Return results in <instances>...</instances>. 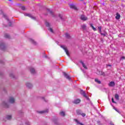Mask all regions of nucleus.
Returning a JSON list of instances; mask_svg holds the SVG:
<instances>
[{
    "mask_svg": "<svg viewBox=\"0 0 125 125\" xmlns=\"http://www.w3.org/2000/svg\"><path fill=\"white\" fill-rule=\"evenodd\" d=\"M69 5L70 7V8H72V9H74V10H78V8L75 5V4L72 3H69Z\"/></svg>",
    "mask_w": 125,
    "mask_h": 125,
    "instance_id": "f257e3e1",
    "label": "nucleus"
},
{
    "mask_svg": "<svg viewBox=\"0 0 125 125\" xmlns=\"http://www.w3.org/2000/svg\"><path fill=\"white\" fill-rule=\"evenodd\" d=\"M61 47L64 49L65 52H66L67 55L69 56V51H68V49H67V47L65 46H61Z\"/></svg>",
    "mask_w": 125,
    "mask_h": 125,
    "instance_id": "f03ea898",
    "label": "nucleus"
},
{
    "mask_svg": "<svg viewBox=\"0 0 125 125\" xmlns=\"http://www.w3.org/2000/svg\"><path fill=\"white\" fill-rule=\"evenodd\" d=\"M77 113L78 115H81L82 117H85V113H82V111L80 110H77Z\"/></svg>",
    "mask_w": 125,
    "mask_h": 125,
    "instance_id": "7ed1b4c3",
    "label": "nucleus"
},
{
    "mask_svg": "<svg viewBox=\"0 0 125 125\" xmlns=\"http://www.w3.org/2000/svg\"><path fill=\"white\" fill-rule=\"evenodd\" d=\"M25 84L28 88H32L33 87V84H32V83H30L27 82Z\"/></svg>",
    "mask_w": 125,
    "mask_h": 125,
    "instance_id": "20e7f679",
    "label": "nucleus"
},
{
    "mask_svg": "<svg viewBox=\"0 0 125 125\" xmlns=\"http://www.w3.org/2000/svg\"><path fill=\"white\" fill-rule=\"evenodd\" d=\"M80 18L81 20H83V21H86V20H87V17L83 15H81Z\"/></svg>",
    "mask_w": 125,
    "mask_h": 125,
    "instance_id": "39448f33",
    "label": "nucleus"
},
{
    "mask_svg": "<svg viewBox=\"0 0 125 125\" xmlns=\"http://www.w3.org/2000/svg\"><path fill=\"white\" fill-rule=\"evenodd\" d=\"M0 49L2 50H4L5 49V46L4 45V43H0Z\"/></svg>",
    "mask_w": 125,
    "mask_h": 125,
    "instance_id": "423d86ee",
    "label": "nucleus"
},
{
    "mask_svg": "<svg viewBox=\"0 0 125 125\" xmlns=\"http://www.w3.org/2000/svg\"><path fill=\"white\" fill-rule=\"evenodd\" d=\"M63 74L65 78H66V79H67V80H71V77H70V76L67 74V73L63 72Z\"/></svg>",
    "mask_w": 125,
    "mask_h": 125,
    "instance_id": "0eeeda50",
    "label": "nucleus"
},
{
    "mask_svg": "<svg viewBox=\"0 0 125 125\" xmlns=\"http://www.w3.org/2000/svg\"><path fill=\"white\" fill-rule=\"evenodd\" d=\"M80 93H81V94L83 95V96H84V97H85V98H87V96H86V94H85V92H84V91L83 90H81Z\"/></svg>",
    "mask_w": 125,
    "mask_h": 125,
    "instance_id": "6e6552de",
    "label": "nucleus"
},
{
    "mask_svg": "<svg viewBox=\"0 0 125 125\" xmlns=\"http://www.w3.org/2000/svg\"><path fill=\"white\" fill-rule=\"evenodd\" d=\"M9 101L10 103H14L15 102V99H14V98L13 97H10Z\"/></svg>",
    "mask_w": 125,
    "mask_h": 125,
    "instance_id": "1a4fd4ad",
    "label": "nucleus"
},
{
    "mask_svg": "<svg viewBox=\"0 0 125 125\" xmlns=\"http://www.w3.org/2000/svg\"><path fill=\"white\" fill-rule=\"evenodd\" d=\"M30 71L31 74H36V70L35 69V68L31 67L30 69Z\"/></svg>",
    "mask_w": 125,
    "mask_h": 125,
    "instance_id": "9d476101",
    "label": "nucleus"
},
{
    "mask_svg": "<svg viewBox=\"0 0 125 125\" xmlns=\"http://www.w3.org/2000/svg\"><path fill=\"white\" fill-rule=\"evenodd\" d=\"M80 102H81V100H80L79 99H76L73 101V103L74 104H79Z\"/></svg>",
    "mask_w": 125,
    "mask_h": 125,
    "instance_id": "9b49d317",
    "label": "nucleus"
},
{
    "mask_svg": "<svg viewBox=\"0 0 125 125\" xmlns=\"http://www.w3.org/2000/svg\"><path fill=\"white\" fill-rule=\"evenodd\" d=\"M97 74L98 75H100L101 76H105V73L103 72V71H98Z\"/></svg>",
    "mask_w": 125,
    "mask_h": 125,
    "instance_id": "f8f14e48",
    "label": "nucleus"
},
{
    "mask_svg": "<svg viewBox=\"0 0 125 125\" xmlns=\"http://www.w3.org/2000/svg\"><path fill=\"white\" fill-rule=\"evenodd\" d=\"M24 16H28V17H30V18H32V19H35V18L30 14H28V13L24 14Z\"/></svg>",
    "mask_w": 125,
    "mask_h": 125,
    "instance_id": "ddd939ff",
    "label": "nucleus"
},
{
    "mask_svg": "<svg viewBox=\"0 0 125 125\" xmlns=\"http://www.w3.org/2000/svg\"><path fill=\"white\" fill-rule=\"evenodd\" d=\"M3 16L4 18H5V19H6V20H7L8 23H10V24H11V22H10V21H9V20L8 19L7 16H6V15H5V14H3Z\"/></svg>",
    "mask_w": 125,
    "mask_h": 125,
    "instance_id": "4468645a",
    "label": "nucleus"
},
{
    "mask_svg": "<svg viewBox=\"0 0 125 125\" xmlns=\"http://www.w3.org/2000/svg\"><path fill=\"white\" fill-rule=\"evenodd\" d=\"M115 83L114 82H111L108 84L109 86L113 87L115 85Z\"/></svg>",
    "mask_w": 125,
    "mask_h": 125,
    "instance_id": "2eb2a0df",
    "label": "nucleus"
},
{
    "mask_svg": "<svg viewBox=\"0 0 125 125\" xmlns=\"http://www.w3.org/2000/svg\"><path fill=\"white\" fill-rule=\"evenodd\" d=\"M115 18L117 20H119V19H120V18H121V15H120V14H119V13H117L116 14V16L115 17Z\"/></svg>",
    "mask_w": 125,
    "mask_h": 125,
    "instance_id": "dca6fc26",
    "label": "nucleus"
},
{
    "mask_svg": "<svg viewBox=\"0 0 125 125\" xmlns=\"http://www.w3.org/2000/svg\"><path fill=\"white\" fill-rule=\"evenodd\" d=\"M47 112H48V110L41 111L39 113L40 114H44V113H47Z\"/></svg>",
    "mask_w": 125,
    "mask_h": 125,
    "instance_id": "f3484780",
    "label": "nucleus"
},
{
    "mask_svg": "<svg viewBox=\"0 0 125 125\" xmlns=\"http://www.w3.org/2000/svg\"><path fill=\"white\" fill-rule=\"evenodd\" d=\"M81 64H82V66H83V68H84V69H87V67H86V65H85L84 64V63H83V62H81Z\"/></svg>",
    "mask_w": 125,
    "mask_h": 125,
    "instance_id": "a211bd4d",
    "label": "nucleus"
},
{
    "mask_svg": "<svg viewBox=\"0 0 125 125\" xmlns=\"http://www.w3.org/2000/svg\"><path fill=\"white\" fill-rule=\"evenodd\" d=\"M60 115H61V116H62V117H65V113L64 112V111H61V112L60 113Z\"/></svg>",
    "mask_w": 125,
    "mask_h": 125,
    "instance_id": "6ab92c4d",
    "label": "nucleus"
},
{
    "mask_svg": "<svg viewBox=\"0 0 125 125\" xmlns=\"http://www.w3.org/2000/svg\"><path fill=\"white\" fill-rule=\"evenodd\" d=\"M119 95H118V94H116L115 95V99H116V100H119Z\"/></svg>",
    "mask_w": 125,
    "mask_h": 125,
    "instance_id": "aec40b11",
    "label": "nucleus"
},
{
    "mask_svg": "<svg viewBox=\"0 0 125 125\" xmlns=\"http://www.w3.org/2000/svg\"><path fill=\"white\" fill-rule=\"evenodd\" d=\"M90 27H91V28H92V29L93 30V31H96V28H95L94 26H93V25H92V24H90Z\"/></svg>",
    "mask_w": 125,
    "mask_h": 125,
    "instance_id": "412c9836",
    "label": "nucleus"
},
{
    "mask_svg": "<svg viewBox=\"0 0 125 125\" xmlns=\"http://www.w3.org/2000/svg\"><path fill=\"white\" fill-rule=\"evenodd\" d=\"M82 28L83 30H85V29H86V25H85V24H83L82 25Z\"/></svg>",
    "mask_w": 125,
    "mask_h": 125,
    "instance_id": "4be33fe9",
    "label": "nucleus"
},
{
    "mask_svg": "<svg viewBox=\"0 0 125 125\" xmlns=\"http://www.w3.org/2000/svg\"><path fill=\"white\" fill-rule=\"evenodd\" d=\"M95 82H96V83H101V82L97 79H95Z\"/></svg>",
    "mask_w": 125,
    "mask_h": 125,
    "instance_id": "5701e85b",
    "label": "nucleus"
},
{
    "mask_svg": "<svg viewBox=\"0 0 125 125\" xmlns=\"http://www.w3.org/2000/svg\"><path fill=\"white\" fill-rule=\"evenodd\" d=\"M7 120H11V115H8L6 116Z\"/></svg>",
    "mask_w": 125,
    "mask_h": 125,
    "instance_id": "b1692460",
    "label": "nucleus"
},
{
    "mask_svg": "<svg viewBox=\"0 0 125 125\" xmlns=\"http://www.w3.org/2000/svg\"><path fill=\"white\" fill-rule=\"evenodd\" d=\"M98 29H99V32L100 33H101V32H102L101 30H102V27H101V26H99V27H98Z\"/></svg>",
    "mask_w": 125,
    "mask_h": 125,
    "instance_id": "393cba45",
    "label": "nucleus"
},
{
    "mask_svg": "<svg viewBox=\"0 0 125 125\" xmlns=\"http://www.w3.org/2000/svg\"><path fill=\"white\" fill-rule=\"evenodd\" d=\"M4 37L5 38H7V39L10 38L9 35L7 34H5Z\"/></svg>",
    "mask_w": 125,
    "mask_h": 125,
    "instance_id": "a878e982",
    "label": "nucleus"
},
{
    "mask_svg": "<svg viewBox=\"0 0 125 125\" xmlns=\"http://www.w3.org/2000/svg\"><path fill=\"white\" fill-rule=\"evenodd\" d=\"M65 37L67 38V39H70V35H69V34L68 33H66L65 34Z\"/></svg>",
    "mask_w": 125,
    "mask_h": 125,
    "instance_id": "bb28decb",
    "label": "nucleus"
},
{
    "mask_svg": "<svg viewBox=\"0 0 125 125\" xmlns=\"http://www.w3.org/2000/svg\"><path fill=\"white\" fill-rule=\"evenodd\" d=\"M45 25L46 27H49L50 26V24L49 22H46Z\"/></svg>",
    "mask_w": 125,
    "mask_h": 125,
    "instance_id": "cd10ccee",
    "label": "nucleus"
},
{
    "mask_svg": "<svg viewBox=\"0 0 125 125\" xmlns=\"http://www.w3.org/2000/svg\"><path fill=\"white\" fill-rule=\"evenodd\" d=\"M48 12H49L50 13H52V11L50 10L49 9H47Z\"/></svg>",
    "mask_w": 125,
    "mask_h": 125,
    "instance_id": "c85d7f7f",
    "label": "nucleus"
},
{
    "mask_svg": "<svg viewBox=\"0 0 125 125\" xmlns=\"http://www.w3.org/2000/svg\"><path fill=\"white\" fill-rule=\"evenodd\" d=\"M100 34H101V35L102 36H103L104 37H105V36H106V34H105V33H102V32H101V33H100Z\"/></svg>",
    "mask_w": 125,
    "mask_h": 125,
    "instance_id": "c756f323",
    "label": "nucleus"
},
{
    "mask_svg": "<svg viewBox=\"0 0 125 125\" xmlns=\"http://www.w3.org/2000/svg\"><path fill=\"white\" fill-rule=\"evenodd\" d=\"M49 30L50 32H51V33H53V30L52 29V28H50Z\"/></svg>",
    "mask_w": 125,
    "mask_h": 125,
    "instance_id": "7c9ffc66",
    "label": "nucleus"
},
{
    "mask_svg": "<svg viewBox=\"0 0 125 125\" xmlns=\"http://www.w3.org/2000/svg\"><path fill=\"white\" fill-rule=\"evenodd\" d=\"M30 41L33 43H35V41L33 39H30Z\"/></svg>",
    "mask_w": 125,
    "mask_h": 125,
    "instance_id": "2f4dec72",
    "label": "nucleus"
},
{
    "mask_svg": "<svg viewBox=\"0 0 125 125\" xmlns=\"http://www.w3.org/2000/svg\"><path fill=\"white\" fill-rule=\"evenodd\" d=\"M25 125H30L31 124H30V122H26L25 123Z\"/></svg>",
    "mask_w": 125,
    "mask_h": 125,
    "instance_id": "473e14b6",
    "label": "nucleus"
},
{
    "mask_svg": "<svg viewBox=\"0 0 125 125\" xmlns=\"http://www.w3.org/2000/svg\"><path fill=\"white\" fill-rule=\"evenodd\" d=\"M111 100H112L113 103H115V104L116 103V102L114 101V98H112L111 99Z\"/></svg>",
    "mask_w": 125,
    "mask_h": 125,
    "instance_id": "72a5a7b5",
    "label": "nucleus"
},
{
    "mask_svg": "<svg viewBox=\"0 0 125 125\" xmlns=\"http://www.w3.org/2000/svg\"><path fill=\"white\" fill-rule=\"evenodd\" d=\"M3 105L5 106V107H7V104L4 103Z\"/></svg>",
    "mask_w": 125,
    "mask_h": 125,
    "instance_id": "f704fd0d",
    "label": "nucleus"
},
{
    "mask_svg": "<svg viewBox=\"0 0 125 125\" xmlns=\"http://www.w3.org/2000/svg\"><path fill=\"white\" fill-rule=\"evenodd\" d=\"M106 67H112V65L110 64H106Z\"/></svg>",
    "mask_w": 125,
    "mask_h": 125,
    "instance_id": "c9c22d12",
    "label": "nucleus"
},
{
    "mask_svg": "<svg viewBox=\"0 0 125 125\" xmlns=\"http://www.w3.org/2000/svg\"><path fill=\"white\" fill-rule=\"evenodd\" d=\"M21 9H22V10H25V7L22 6V7H21Z\"/></svg>",
    "mask_w": 125,
    "mask_h": 125,
    "instance_id": "e433bc0d",
    "label": "nucleus"
},
{
    "mask_svg": "<svg viewBox=\"0 0 125 125\" xmlns=\"http://www.w3.org/2000/svg\"><path fill=\"white\" fill-rule=\"evenodd\" d=\"M59 16L60 17V18H61V19H62V15H61V14H59Z\"/></svg>",
    "mask_w": 125,
    "mask_h": 125,
    "instance_id": "4c0bfd02",
    "label": "nucleus"
},
{
    "mask_svg": "<svg viewBox=\"0 0 125 125\" xmlns=\"http://www.w3.org/2000/svg\"><path fill=\"white\" fill-rule=\"evenodd\" d=\"M10 76L12 78H14V75H13V74H10Z\"/></svg>",
    "mask_w": 125,
    "mask_h": 125,
    "instance_id": "58836bf2",
    "label": "nucleus"
},
{
    "mask_svg": "<svg viewBox=\"0 0 125 125\" xmlns=\"http://www.w3.org/2000/svg\"><path fill=\"white\" fill-rule=\"evenodd\" d=\"M123 59H125V57H122L121 58V60H123Z\"/></svg>",
    "mask_w": 125,
    "mask_h": 125,
    "instance_id": "ea45409f",
    "label": "nucleus"
},
{
    "mask_svg": "<svg viewBox=\"0 0 125 125\" xmlns=\"http://www.w3.org/2000/svg\"><path fill=\"white\" fill-rule=\"evenodd\" d=\"M54 123L55 124H57V123H56V120H54Z\"/></svg>",
    "mask_w": 125,
    "mask_h": 125,
    "instance_id": "a19ab883",
    "label": "nucleus"
}]
</instances>
